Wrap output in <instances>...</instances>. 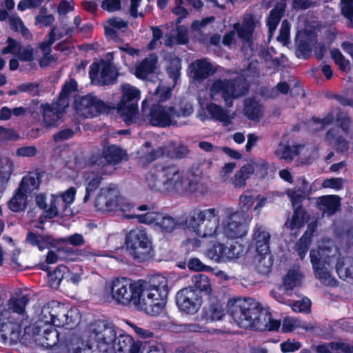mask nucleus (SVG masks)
Instances as JSON below:
<instances>
[{"instance_id":"obj_55","label":"nucleus","mask_w":353,"mask_h":353,"mask_svg":"<svg viewBox=\"0 0 353 353\" xmlns=\"http://www.w3.org/2000/svg\"><path fill=\"white\" fill-rule=\"evenodd\" d=\"M297 327H302L306 330L313 328L312 326L305 325L301 321L295 318L288 316L283 319L281 327L283 332H292Z\"/></svg>"},{"instance_id":"obj_9","label":"nucleus","mask_w":353,"mask_h":353,"mask_svg":"<svg viewBox=\"0 0 353 353\" xmlns=\"http://www.w3.org/2000/svg\"><path fill=\"white\" fill-rule=\"evenodd\" d=\"M161 178L163 179V192H181L184 190L194 192L197 189L199 179H189L188 185H185V181L183 172L175 165L171 164L161 167Z\"/></svg>"},{"instance_id":"obj_4","label":"nucleus","mask_w":353,"mask_h":353,"mask_svg":"<svg viewBox=\"0 0 353 353\" xmlns=\"http://www.w3.org/2000/svg\"><path fill=\"white\" fill-rule=\"evenodd\" d=\"M116 336V328L113 325L104 321L96 322L90 328L89 347L95 348L99 353H112Z\"/></svg>"},{"instance_id":"obj_23","label":"nucleus","mask_w":353,"mask_h":353,"mask_svg":"<svg viewBox=\"0 0 353 353\" xmlns=\"http://www.w3.org/2000/svg\"><path fill=\"white\" fill-rule=\"evenodd\" d=\"M20 331L12 320H0V341L4 344H16L20 339Z\"/></svg>"},{"instance_id":"obj_26","label":"nucleus","mask_w":353,"mask_h":353,"mask_svg":"<svg viewBox=\"0 0 353 353\" xmlns=\"http://www.w3.org/2000/svg\"><path fill=\"white\" fill-rule=\"evenodd\" d=\"M125 154V152L121 148L112 145L103 149L102 157L98 161H94V163L99 165H102L103 170H104V162H105L106 164H117L121 161Z\"/></svg>"},{"instance_id":"obj_21","label":"nucleus","mask_w":353,"mask_h":353,"mask_svg":"<svg viewBox=\"0 0 353 353\" xmlns=\"http://www.w3.org/2000/svg\"><path fill=\"white\" fill-rule=\"evenodd\" d=\"M261 167L265 171L268 170V162L263 159L256 162L246 164L237 171L230 181L236 188H243L246 185V180L254 173L255 168Z\"/></svg>"},{"instance_id":"obj_30","label":"nucleus","mask_w":353,"mask_h":353,"mask_svg":"<svg viewBox=\"0 0 353 353\" xmlns=\"http://www.w3.org/2000/svg\"><path fill=\"white\" fill-rule=\"evenodd\" d=\"M158 63V56L155 53L150 54L135 68V75L139 79H146L154 72Z\"/></svg>"},{"instance_id":"obj_34","label":"nucleus","mask_w":353,"mask_h":353,"mask_svg":"<svg viewBox=\"0 0 353 353\" xmlns=\"http://www.w3.org/2000/svg\"><path fill=\"white\" fill-rule=\"evenodd\" d=\"M43 313L52 316L53 319L50 317L49 321H52V325L57 327L63 326L65 324H69L71 322V320H68V312L65 313L59 307L43 306Z\"/></svg>"},{"instance_id":"obj_24","label":"nucleus","mask_w":353,"mask_h":353,"mask_svg":"<svg viewBox=\"0 0 353 353\" xmlns=\"http://www.w3.org/2000/svg\"><path fill=\"white\" fill-rule=\"evenodd\" d=\"M258 25H259V21L256 17L251 14H245L243 17L242 23H235L234 28L239 38L249 41Z\"/></svg>"},{"instance_id":"obj_25","label":"nucleus","mask_w":353,"mask_h":353,"mask_svg":"<svg viewBox=\"0 0 353 353\" xmlns=\"http://www.w3.org/2000/svg\"><path fill=\"white\" fill-rule=\"evenodd\" d=\"M271 235L265 227L256 224L253 230L252 240L258 253H267L270 251Z\"/></svg>"},{"instance_id":"obj_28","label":"nucleus","mask_w":353,"mask_h":353,"mask_svg":"<svg viewBox=\"0 0 353 353\" xmlns=\"http://www.w3.org/2000/svg\"><path fill=\"white\" fill-rule=\"evenodd\" d=\"M190 69L192 78L196 81H203L213 73L212 65L206 59L192 63Z\"/></svg>"},{"instance_id":"obj_42","label":"nucleus","mask_w":353,"mask_h":353,"mask_svg":"<svg viewBox=\"0 0 353 353\" xmlns=\"http://www.w3.org/2000/svg\"><path fill=\"white\" fill-rule=\"evenodd\" d=\"M305 215V210L301 206H297L296 208H294L292 218L286 221L285 227L291 230L301 228L304 224Z\"/></svg>"},{"instance_id":"obj_58","label":"nucleus","mask_w":353,"mask_h":353,"mask_svg":"<svg viewBox=\"0 0 353 353\" xmlns=\"http://www.w3.org/2000/svg\"><path fill=\"white\" fill-rule=\"evenodd\" d=\"M181 68V59L178 57L172 59L170 65L167 67V72L169 77L173 80L174 83L176 82L180 75V70Z\"/></svg>"},{"instance_id":"obj_7","label":"nucleus","mask_w":353,"mask_h":353,"mask_svg":"<svg viewBox=\"0 0 353 353\" xmlns=\"http://www.w3.org/2000/svg\"><path fill=\"white\" fill-rule=\"evenodd\" d=\"M228 312L234 321L242 328L248 329L251 325L252 315L259 303L251 298L231 299L228 302Z\"/></svg>"},{"instance_id":"obj_32","label":"nucleus","mask_w":353,"mask_h":353,"mask_svg":"<svg viewBox=\"0 0 353 353\" xmlns=\"http://www.w3.org/2000/svg\"><path fill=\"white\" fill-rule=\"evenodd\" d=\"M316 205L323 214L330 216L334 214L339 207L340 198L335 195L323 196L318 198Z\"/></svg>"},{"instance_id":"obj_2","label":"nucleus","mask_w":353,"mask_h":353,"mask_svg":"<svg viewBox=\"0 0 353 353\" xmlns=\"http://www.w3.org/2000/svg\"><path fill=\"white\" fill-rule=\"evenodd\" d=\"M220 223L219 210L216 208L192 210L185 217V226L200 237L213 236Z\"/></svg>"},{"instance_id":"obj_38","label":"nucleus","mask_w":353,"mask_h":353,"mask_svg":"<svg viewBox=\"0 0 353 353\" xmlns=\"http://www.w3.org/2000/svg\"><path fill=\"white\" fill-rule=\"evenodd\" d=\"M9 209L14 212L24 211L28 206L27 194L17 189L8 203Z\"/></svg>"},{"instance_id":"obj_5","label":"nucleus","mask_w":353,"mask_h":353,"mask_svg":"<svg viewBox=\"0 0 353 353\" xmlns=\"http://www.w3.org/2000/svg\"><path fill=\"white\" fill-rule=\"evenodd\" d=\"M152 207L148 205H141L137 208L138 210L146 211L141 214H128L126 218H136L140 223L155 224L159 227L164 232L170 233L174 230L180 228L182 223L179 219H175L167 214L151 211Z\"/></svg>"},{"instance_id":"obj_54","label":"nucleus","mask_w":353,"mask_h":353,"mask_svg":"<svg viewBox=\"0 0 353 353\" xmlns=\"http://www.w3.org/2000/svg\"><path fill=\"white\" fill-rule=\"evenodd\" d=\"M10 27L15 32H19L25 39H29L31 33L29 30L26 28L21 19L17 16H11L8 17Z\"/></svg>"},{"instance_id":"obj_10","label":"nucleus","mask_w":353,"mask_h":353,"mask_svg":"<svg viewBox=\"0 0 353 353\" xmlns=\"http://www.w3.org/2000/svg\"><path fill=\"white\" fill-rule=\"evenodd\" d=\"M122 97L117 104V111L126 124L133 122L138 111L137 102L140 98V90L128 83L121 85Z\"/></svg>"},{"instance_id":"obj_59","label":"nucleus","mask_w":353,"mask_h":353,"mask_svg":"<svg viewBox=\"0 0 353 353\" xmlns=\"http://www.w3.org/2000/svg\"><path fill=\"white\" fill-rule=\"evenodd\" d=\"M289 305L291 307L292 310L296 312H308L310 310L311 302L310 300L307 298L303 299L301 301H297L292 303L291 301L289 303Z\"/></svg>"},{"instance_id":"obj_62","label":"nucleus","mask_w":353,"mask_h":353,"mask_svg":"<svg viewBox=\"0 0 353 353\" xmlns=\"http://www.w3.org/2000/svg\"><path fill=\"white\" fill-rule=\"evenodd\" d=\"M34 50L30 46L25 48H19L17 52L18 58L23 61H31L33 60Z\"/></svg>"},{"instance_id":"obj_11","label":"nucleus","mask_w":353,"mask_h":353,"mask_svg":"<svg viewBox=\"0 0 353 353\" xmlns=\"http://www.w3.org/2000/svg\"><path fill=\"white\" fill-rule=\"evenodd\" d=\"M147 102H142V116L145 121L153 126L166 127L172 125V119L175 117L173 107L154 104L151 108L146 107Z\"/></svg>"},{"instance_id":"obj_31","label":"nucleus","mask_w":353,"mask_h":353,"mask_svg":"<svg viewBox=\"0 0 353 353\" xmlns=\"http://www.w3.org/2000/svg\"><path fill=\"white\" fill-rule=\"evenodd\" d=\"M296 55L299 58L307 59L311 54L312 49L316 40L314 37L308 34L299 36L296 41Z\"/></svg>"},{"instance_id":"obj_8","label":"nucleus","mask_w":353,"mask_h":353,"mask_svg":"<svg viewBox=\"0 0 353 353\" xmlns=\"http://www.w3.org/2000/svg\"><path fill=\"white\" fill-rule=\"evenodd\" d=\"M125 245L131 255L139 261L148 260L152 251V241L141 228L131 230L125 236Z\"/></svg>"},{"instance_id":"obj_49","label":"nucleus","mask_w":353,"mask_h":353,"mask_svg":"<svg viewBox=\"0 0 353 353\" xmlns=\"http://www.w3.org/2000/svg\"><path fill=\"white\" fill-rule=\"evenodd\" d=\"M192 282L194 287L201 293L204 292L206 294L211 291V284L208 276L203 274H195L192 277Z\"/></svg>"},{"instance_id":"obj_50","label":"nucleus","mask_w":353,"mask_h":353,"mask_svg":"<svg viewBox=\"0 0 353 353\" xmlns=\"http://www.w3.org/2000/svg\"><path fill=\"white\" fill-rule=\"evenodd\" d=\"M302 275L296 270H291L283 279L285 290H291L301 283Z\"/></svg>"},{"instance_id":"obj_20","label":"nucleus","mask_w":353,"mask_h":353,"mask_svg":"<svg viewBox=\"0 0 353 353\" xmlns=\"http://www.w3.org/2000/svg\"><path fill=\"white\" fill-rule=\"evenodd\" d=\"M143 343L134 341V339L125 334L116 336L112 344V352L114 353H141Z\"/></svg>"},{"instance_id":"obj_45","label":"nucleus","mask_w":353,"mask_h":353,"mask_svg":"<svg viewBox=\"0 0 353 353\" xmlns=\"http://www.w3.org/2000/svg\"><path fill=\"white\" fill-rule=\"evenodd\" d=\"M244 114L251 120H258L262 115V107L256 101L248 99L245 101Z\"/></svg>"},{"instance_id":"obj_15","label":"nucleus","mask_w":353,"mask_h":353,"mask_svg":"<svg viewBox=\"0 0 353 353\" xmlns=\"http://www.w3.org/2000/svg\"><path fill=\"white\" fill-rule=\"evenodd\" d=\"M200 292L192 287L185 288L176 294V303L180 310L187 314H195L202 304Z\"/></svg>"},{"instance_id":"obj_22","label":"nucleus","mask_w":353,"mask_h":353,"mask_svg":"<svg viewBox=\"0 0 353 353\" xmlns=\"http://www.w3.org/2000/svg\"><path fill=\"white\" fill-rule=\"evenodd\" d=\"M28 301L29 299L26 296L21 297L12 296L8 300L3 308H2L1 317L3 319L12 320L11 313H14L23 319L26 313L25 308Z\"/></svg>"},{"instance_id":"obj_44","label":"nucleus","mask_w":353,"mask_h":353,"mask_svg":"<svg viewBox=\"0 0 353 353\" xmlns=\"http://www.w3.org/2000/svg\"><path fill=\"white\" fill-rule=\"evenodd\" d=\"M273 264L272 256L270 251L267 253H259L256 257V268L259 273L268 274L270 272Z\"/></svg>"},{"instance_id":"obj_16","label":"nucleus","mask_w":353,"mask_h":353,"mask_svg":"<svg viewBox=\"0 0 353 353\" xmlns=\"http://www.w3.org/2000/svg\"><path fill=\"white\" fill-rule=\"evenodd\" d=\"M250 220V215H244L240 212L230 213L224 227L225 235L231 239L243 237L247 233V224Z\"/></svg>"},{"instance_id":"obj_40","label":"nucleus","mask_w":353,"mask_h":353,"mask_svg":"<svg viewBox=\"0 0 353 353\" xmlns=\"http://www.w3.org/2000/svg\"><path fill=\"white\" fill-rule=\"evenodd\" d=\"M161 173V168H155L147 173L145 183L150 189L163 192V179Z\"/></svg>"},{"instance_id":"obj_60","label":"nucleus","mask_w":353,"mask_h":353,"mask_svg":"<svg viewBox=\"0 0 353 353\" xmlns=\"http://www.w3.org/2000/svg\"><path fill=\"white\" fill-rule=\"evenodd\" d=\"M341 11L352 23L353 22V0H341Z\"/></svg>"},{"instance_id":"obj_48","label":"nucleus","mask_w":353,"mask_h":353,"mask_svg":"<svg viewBox=\"0 0 353 353\" xmlns=\"http://www.w3.org/2000/svg\"><path fill=\"white\" fill-rule=\"evenodd\" d=\"M61 114L50 105L43 106V117L44 123L48 126H52L56 124L61 117Z\"/></svg>"},{"instance_id":"obj_57","label":"nucleus","mask_w":353,"mask_h":353,"mask_svg":"<svg viewBox=\"0 0 353 353\" xmlns=\"http://www.w3.org/2000/svg\"><path fill=\"white\" fill-rule=\"evenodd\" d=\"M310 243L311 239L310 236H307V232H305L296 244V250L301 259H303L305 256Z\"/></svg>"},{"instance_id":"obj_17","label":"nucleus","mask_w":353,"mask_h":353,"mask_svg":"<svg viewBox=\"0 0 353 353\" xmlns=\"http://www.w3.org/2000/svg\"><path fill=\"white\" fill-rule=\"evenodd\" d=\"M105 103L96 96L89 94L77 102L78 114L85 117H92L106 110Z\"/></svg>"},{"instance_id":"obj_29","label":"nucleus","mask_w":353,"mask_h":353,"mask_svg":"<svg viewBox=\"0 0 353 353\" xmlns=\"http://www.w3.org/2000/svg\"><path fill=\"white\" fill-rule=\"evenodd\" d=\"M206 110L212 119L221 122L225 126L231 124L232 120L234 117V112H231L214 103L208 104Z\"/></svg>"},{"instance_id":"obj_64","label":"nucleus","mask_w":353,"mask_h":353,"mask_svg":"<svg viewBox=\"0 0 353 353\" xmlns=\"http://www.w3.org/2000/svg\"><path fill=\"white\" fill-rule=\"evenodd\" d=\"M336 121L339 123L341 129L344 132H347L351 123V119L350 117L347 114L339 111L336 114Z\"/></svg>"},{"instance_id":"obj_43","label":"nucleus","mask_w":353,"mask_h":353,"mask_svg":"<svg viewBox=\"0 0 353 353\" xmlns=\"http://www.w3.org/2000/svg\"><path fill=\"white\" fill-rule=\"evenodd\" d=\"M26 241L30 244L37 246L40 250L48 248L53 244V239L49 235H37L33 232H29Z\"/></svg>"},{"instance_id":"obj_12","label":"nucleus","mask_w":353,"mask_h":353,"mask_svg":"<svg viewBox=\"0 0 353 353\" xmlns=\"http://www.w3.org/2000/svg\"><path fill=\"white\" fill-rule=\"evenodd\" d=\"M325 252V251L322 249L312 250L310 252V261L316 278L324 285L334 286L337 281L331 276L328 270L333 257L326 256Z\"/></svg>"},{"instance_id":"obj_41","label":"nucleus","mask_w":353,"mask_h":353,"mask_svg":"<svg viewBox=\"0 0 353 353\" xmlns=\"http://www.w3.org/2000/svg\"><path fill=\"white\" fill-rule=\"evenodd\" d=\"M39 185V179L38 173H30L23 177L17 189L27 194L37 190Z\"/></svg>"},{"instance_id":"obj_51","label":"nucleus","mask_w":353,"mask_h":353,"mask_svg":"<svg viewBox=\"0 0 353 353\" xmlns=\"http://www.w3.org/2000/svg\"><path fill=\"white\" fill-rule=\"evenodd\" d=\"M297 150L298 148L295 145L290 146L280 143L275 150V154L279 159L290 161L297 155Z\"/></svg>"},{"instance_id":"obj_18","label":"nucleus","mask_w":353,"mask_h":353,"mask_svg":"<svg viewBox=\"0 0 353 353\" xmlns=\"http://www.w3.org/2000/svg\"><path fill=\"white\" fill-rule=\"evenodd\" d=\"M254 313L256 314L252 315L250 320L251 325L248 328L258 331H271L277 330L280 327L281 322L273 319L271 314L268 310L263 309L260 303L259 306L255 309Z\"/></svg>"},{"instance_id":"obj_63","label":"nucleus","mask_w":353,"mask_h":353,"mask_svg":"<svg viewBox=\"0 0 353 353\" xmlns=\"http://www.w3.org/2000/svg\"><path fill=\"white\" fill-rule=\"evenodd\" d=\"M154 94L160 101H164L171 97L172 90L169 87L159 84L155 90Z\"/></svg>"},{"instance_id":"obj_37","label":"nucleus","mask_w":353,"mask_h":353,"mask_svg":"<svg viewBox=\"0 0 353 353\" xmlns=\"http://www.w3.org/2000/svg\"><path fill=\"white\" fill-rule=\"evenodd\" d=\"M105 172V170H103L100 172H91L85 178L86 188L85 194L83 198V202H87L90 196L97 190L99 187L101 181L103 180L102 174Z\"/></svg>"},{"instance_id":"obj_36","label":"nucleus","mask_w":353,"mask_h":353,"mask_svg":"<svg viewBox=\"0 0 353 353\" xmlns=\"http://www.w3.org/2000/svg\"><path fill=\"white\" fill-rule=\"evenodd\" d=\"M326 139L330 145H334L336 150L341 153L347 151L349 142L339 134V130L337 128H331L326 133Z\"/></svg>"},{"instance_id":"obj_1","label":"nucleus","mask_w":353,"mask_h":353,"mask_svg":"<svg viewBox=\"0 0 353 353\" xmlns=\"http://www.w3.org/2000/svg\"><path fill=\"white\" fill-rule=\"evenodd\" d=\"M168 283L165 277L159 274L152 276L148 281L141 280L134 305L149 315H159L166 303L169 292Z\"/></svg>"},{"instance_id":"obj_53","label":"nucleus","mask_w":353,"mask_h":353,"mask_svg":"<svg viewBox=\"0 0 353 353\" xmlns=\"http://www.w3.org/2000/svg\"><path fill=\"white\" fill-rule=\"evenodd\" d=\"M283 12L284 10L282 8H275L271 10L270 16L267 19V26L268 27L270 36H271L276 30Z\"/></svg>"},{"instance_id":"obj_56","label":"nucleus","mask_w":353,"mask_h":353,"mask_svg":"<svg viewBox=\"0 0 353 353\" xmlns=\"http://www.w3.org/2000/svg\"><path fill=\"white\" fill-rule=\"evenodd\" d=\"M68 271L65 265L58 266L52 272L49 273L48 277L51 286L57 288L64 277V274Z\"/></svg>"},{"instance_id":"obj_33","label":"nucleus","mask_w":353,"mask_h":353,"mask_svg":"<svg viewBox=\"0 0 353 353\" xmlns=\"http://www.w3.org/2000/svg\"><path fill=\"white\" fill-rule=\"evenodd\" d=\"M339 276L348 282L353 281V258L347 256L339 259L336 264Z\"/></svg>"},{"instance_id":"obj_39","label":"nucleus","mask_w":353,"mask_h":353,"mask_svg":"<svg viewBox=\"0 0 353 353\" xmlns=\"http://www.w3.org/2000/svg\"><path fill=\"white\" fill-rule=\"evenodd\" d=\"M142 150L143 154L140 157L142 164L151 163L165 154V148L163 147L151 148V144L149 142L145 143Z\"/></svg>"},{"instance_id":"obj_52","label":"nucleus","mask_w":353,"mask_h":353,"mask_svg":"<svg viewBox=\"0 0 353 353\" xmlns=\"http://www.w3.org/2000/svg\"><path fill=\"white\" fill-rule=\"evenodd\" d=\"M254 203V197L249 191L245 192L239 198V210L235 212H240L244 215H250L248 211Z\"/></svg>"},{"instance_id":"obj_27","label":"nucleus","mask_w":353,"mask_h":353,"mask_svg":"<svg viewBox=\"0 0 353 353\" xmlns=\"http://www.w3.org/2000/svg\"><path fill=\"white\" fill-rule=\"evenodd\" d=\"M203 314L207 320L219 321L225 316V309L221 301L212 296L210 297L207 305L203 307Z\"/></svg>"},{"instance_id":"obj_46","label":"nucleus","mask_w":353,"mask_h":353,"mask_svg":"<svg viewBox=\"0 0 353 353\" xmlns=\"http://www.w3.org/2000/svg\"><path fill=\"white\" fill-rule=\"evenodd\" d=\"M13 162L6 157L0 155V183H7L13 172Z\"/></svg>"},{"instance_id":"obj_35","label":"nucleus","mask_w":353,"mask_h":353,"mask_svg":"<svg viewBox=\"0 0 353 353\" xmlns=\"http://www.w3.org/2000/svg\"><path fill=\"white\" fill-rule=\"evenodd\" d=\"M54 32H52L49 35V39L43 41L39 46V48L42 52V57L39 60V65L41 68H46L50 65L52 63L56 61V58L51 55V46L54 43Z\"/></svg>"},{"instance_id":"obj_14","label":"nucleus","mask_w":353,"mask_h":353,"mask_svg":"<svg viewBox=\"0 0 353 353\" xmlns=\"http://www.w3.org/2000/svg\"><path fill=\"white\" fill-rule=\"evenodd\" d=\"M89 75L93 83L103 85L114 83L119 73L113 63L101 61L90 65Z\"/></svg>"},{"instance_id":"obj_13","label":"nucleus","mask_w":353,"mask_h":353,"mask_svg":"<svg viewBox=\"0 0 353 353\" xmlns=\"http://www.w3.org/2000/svg\"><path fill=\"white\" fill-rule=\"evenodd\" d=\"M76 190L70 188L61 195H52L49 208L44 211L46 218L52 219L59 216H70L72 212L70 205L73 203Z\"/></svg>"},{"instance_id":"obj_19","label":"nucleus","mask_w":353,"mask_h":353,"mask_svg":"<svg viewBox=\"0 0 353 353\" xmlns=\"http://www.w3.org/2000/svg\"><path fill=\"white\" fill-rule=\"evenodd\" d=\"M119 192L117 187L110 184L100 190L96 201L95 206L100 210H114L119 205Z\"/></svg>"},{"instance_id":"obj_3","label":"nucleus","mask_w":353,"mask_h":353,"mask_svg":"<svg viewBox=\"0 0 353 353\" xmlns=\"http://www.w3.org/2000/svg\"><path fill=\"white\" fill-rule=\"evenodd\" d=\"M210 96L214 100L219 94L228 107L232 105V100L240 97L248 92V85L243 77L234 79H218L214 81L210 89Z\"/></svg>"},{"instance_id":"obj_6","label":"nucleus","mask_w":353,"mask_h":353,"mask_svg":"<svg viewBox=\"0 0 353 353\" xmlns=\"http://www.w3.org/2000/svg\"><path fill=\"white\" fill-rule=\"evenodd\" d=\"M141 280L132 283L130 280L122 277L116 278L106 283L107 292L110 294L112 300L121 305H134V299L138 296L137 290L140 288Z\"/></svg>"},{"instance_id":"obj_47","label":"nucleus","mask_w":353,"mask_h":353,"mask_svg":"<svg viewBox=\"0 0 353 353\" xmlns=\"http://www.w3.org/2000/svg\"><path fill=\"white\" fill-rule=\"evenodd\" d=\"M226 246L221 243L214 244L205 251L207 257L216 262L226 260Z\"/></svg>"},{"instance_id":"obj_61","label":"nucleus","mask_w":353,"mask_h":353,"mask_svg":"<svg viewBox=\"0 0 353 353\" xmlns=\"http://www.w3.org/2000/svg\"><path fill=\"white\" fill-rule=\"evenodd\" d=\"M331 56L336 64H337L341 70H345L348 66L349 61L344 58L338 49L331 50Z\"/></svg>"}]
</instances>
